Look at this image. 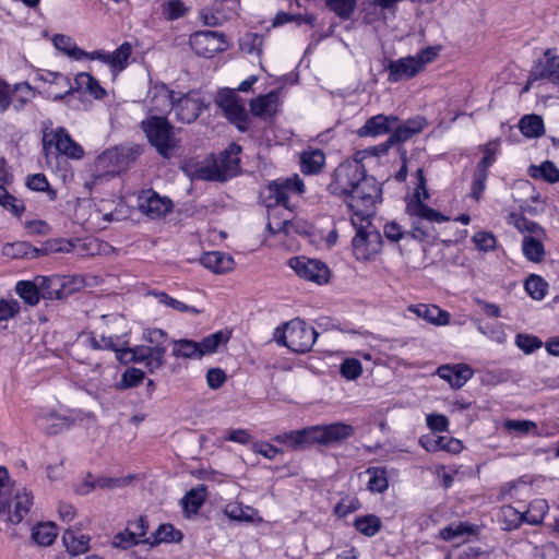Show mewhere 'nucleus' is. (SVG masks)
<instances>
[{
    "instance_id": "58",
    "label": "nucleus",
    "mask_w": 559,
    "mask_h": 559,
    "mask_svg": "<svg viewBox=\"0 0 559 559\" xmlns=\"http://www.w3.org/2000/svg\"><path fill=\"white\" fill-rule=\"evenodd\" d=\"M166 350V346H151L146 361H144L145 367L151 372H154L164 365Z\"/></svg>"
},
{
    "instance_id": "64",
    "label": "nucleus",
    "mask_w": 559,
    "mask_h": 559,
    "mask_svg": "<svg viewBox=\"0 0 559 559\" xmlns=\"http://www.w3.org/2000/svg\"><path fill=\"white\" fill-rule=\"evenodd\" d=\"M540 75L555 83L559 79V56L547 58Z\"/></svg>"
},
{
    "instance_id": "18",
    "label": "nucleus",
    "mask_w": 559,
    "mask_h": 559,
    "mask_svg": "<svg viewBox=\"0 0 559 559\" xmlns=\"http://www.w3.org/2000/svg\"><path fill=\"white\" fill-rule=\"evenodd\" d=\"M437 374L449 382L452 388L460 389L472 378L473 370L464 364H447L438 367Z\"/></svg>"
},
{
    "instance_id": "56",
    "label": "nucleus",
    "mask_w": 559,
    "mask_h": 559,
    "mask_svg": "<svg viewBox=\"0 0 559 559\" xmlns=\"http://www.w3.org/2000/svg\"><path fill=\"white\" fill-rule=\"evenodd\" d=\"M145 374L141 369L128 368L121 376V380L117 383L118 390H126L138 386L144 379Z\"/></svg>"
},
{
    "instance_id": "51",
    "label": "nucleus",
    "mask_w": 559,
    "mask_h": 559,
    "mask_svg": "<svg viewBox=\"0 0 559 559\" xmlns=\"http://www.w3.org/2000/svg\"><path fill=\"white\" fill-rule=\"evenodd\" d=\"M263 41V35L247 33L240 38L239 47L245 53L259 56L262 51Z\"/></svg>"
},
{
    "instance_id": "52",
    "label": "nucleus",
    "mask_w": 559,
    "mask_h": 559,
    "mask_svg": "<svg viewBox=\"0 0 559 559\" xmlns=\"http://www.w3.org/2000/svg\"><path fill=\"white\" fill-rule=\"evenodd\" d=\"M326 7L342 20H348L353 15L357 0H325Z\"/></svg>"
},
{
    "instance_id": "36",
    "label": "nucleus",
    "mask_w": 559,
    "mask_h": 559,
    "mask_svg": "<svg viewBox=\"0 0 559 559\" xmlns=\"http://www.w3.org/2000/svg\"><path fill=\"white\" fill-rule=\"evenodd\" d=\"M528 175L532 178H540L549 183H555L559 181V169L550 160H545L540 165L530 166Z\"/></svg>"
},
{
    "instance_id": "4",
    "label": "nucleus",
    "mask_w": 559,
    "mask_h": 559,
    "mask_svg": "<svg viewBox=\"0 0 559 559\" xmlns=\"http://www.w3.org/2000/svg\"><path fill=\"white\" fill-rule=\"evenodd\" d=\"M148 143L156 148L163 157H169L171 151L177 146L174 127L167 118L150 116L141 122Z\"/></svg>"
},
{
    "instance_id": "5",
    "label": "nucleus",
    "mask_w": 559,
    "mask_h": 559,
    "mask_svg": "<svg viewBox=\"0 0 559 559\" xmlns=\"http://www.w3.org/2000/svg\"><path fill=\"white\" fill-rule=\"evenodd\" d=\"M318 335L319 333L304 320L294 319L284 324L276 341L292 352L305 354L311 350Z\"/></svg>"
},
{
    "instance_id": "19",
    "label": "nucleus",
    "mask_w": 559,
    "mask_h": 559,
    "mask_svg": "<svg viewBox=\"0 0 559 559\" xmlns=\"http://www.w3.org/2000/svg\"><path fill=\"white\" fill-rule=\"evenodd\" d=\"M407 310L414 313L416 317L424 319L426 322L443 326L450 322V313L445 310L440 309L436 305L417 304L409 305Z\"/></svg>"
},
{
    "instance_id": "48",
    "label": "nucleus",
    "mask_w": 559,
    "mask_h": 559,
    "mask_svg": "<svg viewBox=\"0 0 559 559\" xmlns=\"http://www.w3.org/2000/svg\"><path fill=\"white\" fill-rule=\"evenodd\" d=\"M499 521L503 524V530L511 531L524 522V513L511 506H504L500 510Z\"/></svg>"
},
{
    "instance_id": "33",
    "label": "nucleus",
    "mask_w": 559,
    "mask_h": 559,
    "mask_svg": "<svg viewBox=\"0 0 559 559\" xmlns=\"http://www.w3.org/2000/svg\"><path fill=\"white\" fill-rule=\"evenodd\" d=\"M502 427L507 431H514L519 437L534 436L540 437L542 432L537 424L527 419H507L503 421Z\"/></svg>"
},
{
    "instance_id": "31",
    "label": "nucleus",
    "mask_w": 559,
    "mask_h": 559,
    "mask_svg": "<svg viewBox=\"0 0 559 559\" xmlns=\"http://www.w3.org/2000/svg\"><path fill=\"white\" fill-rule=\"evenodd\" d=\"M62 540L68 552L76 556L88 550L91 538L86 534L67 530L62 536Z\"/></svg>"
},
{
    "instance_id": "10",
    "label": "nucleus",
    "mask_w": 559,
    "mask_h": 559,
    "mask_svg": "<svg viewBox=\"0 0 559 559\" xmlns=\"http://www.w3.org/2000/svg\"><path fill=\"white\" fill-rule=\"evenodd\" d=\"M192 50L202 57L212 58L215 53L224 50V35L213 31H201L190 36Z\"/></svg>"
},
{
    "instance_id": "45",
    "label": "nucleus",
    "mask_w": 559,
    "mask_h": 559,
    "mask_svg": "<svg viewBox=\"0 0 559 559\" xmlns=\"http://www.w3.org/2000/svg\"><path fill=\"white\" fill-rule=\"evenodd\" d=\"M26 187L33 191L45 192L49 201H55L57 198V191L50 187L44 174L27 176Z\"/></svg>"
},
{
    "instance_id": "23",
    "label": "nucleus",
    "mask_w": 559,
    "mask_h": 559,
    "mask_svg": "<svg viewBox=\"0 0 559 559\" xmlns=\"http://www.w3.org/2000/svg\"><path fill=\"white\" fill-rule=\"evenodd\" d=\"M39 294L43 299L59 300L66 297L64 282L59 276H37Z\"/></svg>"
},
{
    "instance_id": "21",
    "label": "nucleus",
    "mask_w": 559,
    "mask_h": 559,
    "mask_svg": "<svg viewBox=\"0 0 559 559\" xmlns=\"http://www.w3.org/2000/svg\"><path fill=\"white\" fill-rule=\"evenodd\" d=\"M406 210L411 216H415L418 219H426L431 223H443L449 221L447 216L426 205L420 200V194L418 191L407 203Z\"/></svg>"
},
{
    "instance_id": "54",
    "label": "nucleus",
    "mask_w": 559,
    "mask_h": 559,
    "mask_svg": "<svg viewBox=\"0 0 559 559\" xmlns=\"http://www.w3.org/2000/svg\"><path fill=\"white\" fill-rule=\"evenodd\" d=\"M126 528L138 539L140 544H150L151 536L146 537L148 522L145 516H140L134 521L128 522Z\"/></svg>"
},
{
    "instance_id": "47",
    "label": "nucleus",
    "mask_w": 559,
    "mask_h": 559,
    "mask_svg": "<svg viewBox=\"0 0 559 559\" xmlns=\"http://www.w3.org/2000/svg\"><path fill=\"white\" fill-rule=\"evenodd\" d=\"M151 294L155 296L159 304L169 307L176 311L190 312L193 314H200L202 312L201 309H198L197 307L189 306L180 300H177L164 292H152Z\"/></svg>"
},
{
    "instance_id": "60",
    "label": "nucleus",
    "mask_w": 559,
    "mask_h": 559,
    "mask_svg": "<svg viewBox=\"0 0 559 559\" xmlns=\"http://www.w3.org/2000/svg\"><path fill=\"white\" fill-rule=\"evenodd\" d=\"M187 8L181 0H169L163 4V15L168 21H174L182 17Z\"/></svg>"
},
{
    "instance_id": "1",
    "label": "nucleus",
    "mask_w": 559,
    "mask_h": 559,
    "mask_svg": "<svg viewBox=\"0 0 559 559\" xmlns=\"http://www.w3.org/2000/svg\"><path fill=\"white\" fill-rule=\"evenodd\" d=\"M328 190L340 198L352 212L350 222L356 229L352 246L356 259L367 261L380 253L382 236L370 221L382 194L376 178L366 174L360 162L349 160L334 169Z\"/></svg>"
},
{
    "instance_id": "46",
    "label": "nucleus",
    "mask_w": 559,
    "mask_h": 559,
    "mask_svg": "<svg viewBox=\"0 0 559 559\" xmlns=\"http://www.w3.org/2000/svg\"><path fill=\"white\" fill-rule=\"evenodd\" d=\"M355 528L365 536H374L381 530V521L374 514L359 516L354 522Z\"/></svg>"
},
{
    "instance_id": "14",
    "label": "nucleus",
    "mask_w": 559,
    "mask_h": 559,
    "mask_svg": "<svg viewBox=\"0 0 559 559\" xmlns=\"http://www.w3.org/2000/svg\"><path fill=\"white\" fill-rule=\"evenodd\" d=\"M37 79L49 84L47 93L53 100H60L74 92L70 79L62 73L44 71Z\"/></svg>"
},
{
    "instance_id": "13",
    "label": "nucleus",
    "mask_w": 559,
    "mask_h": 559,
    "mask_svg": "<svg viewBox=\"0 0 559 559\" xmlns=\"http://www.w3.org/2000/svg\"><path fill=\"white\" fill-rule=\"evenodd\" d=\"M171 207L169 199L159 197L153 190H146L139 197V209L150 218H159L170 212Z\"/></svg>"
},
{
    "instance_id": "40",
    "label": "nucleus",
    "mask_w": 559,
    "mask_h": 559,
    "mask_svg": "<svg viewBox=\"0 0 559 559\" xmlns=\"http://www.w3.org/2000/svg\"><path fill=\"white\" fill-rule=\"evenodd\" d=\"M85 345L92 349H108L120 354L123 348L120 347V337L115 336H102L100 340L96 338L93 334H90L85 340Z\"/></svg>"
},
{
    "instance_id": "24",
    "label": "nucleus",
    "mask_w": 559,
    "mask_h": 559,
    "mask_svg": "<svg viewBox=\"0 0 559 559\" xmlns=\"http://www.w3.org/2000/svg\"><path fill=\"white\" fill-rule=\"evenodd\" d=\"M200 261L204 267L218 274L227 273L231 271L235 266L233 257L230 254L219 251L205 252L201 257Z\"/></svg>"
},
{
    "instance_id": "63",
    "label": "nucleus",
    "mask_w": 559,
    "mask_h": 559,
    "mask_svg": "<svg viewBox=\"0 0 559 559\" xmlns=\"http://www.w3.org/2000/svg\"><path fill=\"white\" fill-rule=\"evenodd\" d=\"M20 310L17 300L0 298V322L15 318Z\"/></svg>"
},
{
    "instance_id": "38",
    "label": "nucleus",
    "mask_w": 559,
    "mask_h": 559,
    "mask_svg": "<svg viewBox=\"0 0 559 559\" xmlns=\"http://www.w3.org/2000/svg\"><path fill=\"white\" fill-rule=\"evenodd\" d=\"M365 473L369 475L367 487L371 492L382 493L388 489L389 479L384 467H368Z\"/></svg>"
},
{
    "instance_id": "9",
    "label": "nucleus",
    "mask_w": 559,
    "mask_h": 559,
    "mask_svg": "<svg viewBox=\"0 0 559 559\" xmlns=\"http://www.w3.org/2000/svg\"><path fill=\"white\" fill-rule=\"evenodd\" d=\"M215 103L222 109L228 121L239 131L245 132L248 130L249 117L245 104L235 90L224 88L219 91Z\"/></svg>"
},
{
    "instance_id": "8",
    "label": "nucleus",
    "mask_w": 559,
    "mask_h": 559,
    "mask_svg": "<svg viewBox=\"0 0 559 559\" xmlns=\"http://www.w3.org/2000/svg\"><path fill=\"white\" fill-rule=\"evenodd\" d=\"M43 153L46 158L51 154H62L70 158H82L84 151L76 142L72 140L68 131L59 127L43 134Z\"/></svg>"
},
{
    "instance_id": "7",
    "label": "nucleus",
    "mask_w": 559,
    "mask_h": 559,
    "mask_svg": "<svg viewBox=\"0 0 559 559\" xmlns=\"http://www.w3.org/2000/svg\"><path fill=\"white\" fill-rule=\"evenodd\" d=\"M228 337L222 332H215L207 335L201 342L192 340L173 341V356L185 359H200L205 355L213 354L222 343L227 342Z\"/></svg>"
},
{
    "instance_id": "32",
    "label": "nucleus",
    "mask_w": 559,
    "mask_h": 559,
    "mask_svg": "<svg viewBox=\"0 0 559 559\" xmlns=\"http://www.w3.org/2000/svg\"><path fill=\"white\" fill-rule=\"evenodd\" d=\"M75 87L74 91H81L88 93L96 99H102L106 96L105 88L99 84V82L92 76L90 73L81 72L75 76Z\"/></svg>"
},
{
    "instance_id": "59",
    "label": "nucleus",
    "mask_w": 559,
    "mask_h": 559,
    "mask_svg": "<svg viewBox=\"0 0 559 559\" xmlns=\"http://www.w3.org/2000/svg\"><path fill=\"white\" fill-rule=\"evenodd\" d=\"M340 373L347 380H356L362 373L361 362L356 358H347L341 364Z\"/></svg>"
},
{
    "instance_id": "57",
    "label": "nucleus",
    "mask_w": 559,
    "mask_h": 559,
    "mask_svg": "<svg viewBox=\"0 0 559 559\" xmlns=\"http://www.w3.org/2000/svg\"><path fill=\"white\" fill-rule=\"evenodd\" d=\"M0 204L11 211L14 215L21 216V214L25 211L24 204L19 201L15 197L10 194L8 190L0 185Z\"/></svg>"
},
{
    "instance_id": "16",
    "label": "nucleus",
    "mask_w": 559,
    "mask_h": 559,
    "mask_svg": "<svg viewBox=\"0 0 559 559\" xmlns=\"http://www.w3.org/2000/svg\"><path fill=\"white\" fill-rule=\"evenodd\" d=\"M274 441L293 450H301L314 443L312 426L299 430L283 432L274 437Z\"/></svg>"
},
{
    "instance_id": "35",
    "label": "nucleus",
    "mask_w": 559,
    "mask_h": 559,
    "mask_svg": "<svg viewBox=\"0 0 559 559\" xmlns=\"http://www.w3.org/2000/svg\"><path fill=\"white\" fill-rule=\"evenodd\" d=\"M183 537L181 531L174 527V525L167 523L162 524L151 535V546L159 545L160 543H179Z\"/></svg>"
},
{
    "instance_id": "12",
    "label": "nucleus",
    "mask_w": 559,
    "mask_h": 559,
    "mask_svg": "<svg viewBox=\"0 0 559 559\" xmlns=\"http://www.w3.org/2000/svg\"><path fill=\"white\" fill-rule=\"evenodd\" d=\"M314 443L321 445H330L332 443L341 442L354 435V428L350 425L343 423H334L323 426H312Z\"/></svg>"
},
{
    "instance_id": "11",
    "label": "nucleus",
    "mask_w": 559,
    "mask_h": 559,
    "mask_svg": "<svg viewBox=\"0 0 559 559\" xmlns=\"http://www.w3.org/2000/svg\"><path fill=\"white\" fill-rule=\"evenodd\" d=\"M289 265L295 270L299 277L307 281H311L317 284H323L329 280V269L319 260L295 257L289 260Z\"/></svg>"
},
{
    "instance_id": "17",
    "label": "nucleus",
    "mask_w": 559,
    "mask_h": 559,
    "mask_svg": "<svg viewBox=\"0 0 559 559\" xmlns=\"http://www.w3.org/2000/svg\"><path fill=\"white\" fill-rule=\"evenodd\" d=\"M176 102V93L165 84H155L150 91L151 111L166 114L171 111Z\"/></svg>"
},
{
    "instance_id": "20",
    "label": "nucleus",
    "mask_w": 559,
    "mask_h": 559,
    "mask_svg": "<svg viewBox=\"0 0 559 559\" xmlns=\"http://www.w3.org/2000/svg\"><path fill=\"white\" fill-rule=\"evenodd\" d=\"M177 120L183 123L193 122L202 112V104L199 99L192 98L189 95L176 98L173 108Z\"/></svg>"
},
{
    "instance_id": "61",
    "label": "nucleus",
    "mask_w": 559,
    "mask_h": 559,
    "mask_svg": "<svg viewBox=\"0 0 559 559\" xmlns=\"http://www.w3.org/2000/svg\"><path fill=\"white\" fill-rule=\"evenodd\" d=\"M515 344L525 354H532L543 346V342L537 336L530 334H518Z\"/></svg>"
},
{
    "instance_id": "28",
    "label": "nucleus",
    "mask_w": 559,
    "mask_h": 559,
    "mask_svg": "<svg viewBox=\"0 0 559 559\" xmlns=\"http://www.w3.org/2000/svg\"><path fill=\"white\" fill-rule=\"evenodd\" d=\"M488 165H489V148H488V144H485L484 145V155L475 168L474 177H473V181H472L471 195L475 200H479L483 192L486 189Z\"/></svg>"
},
{
    "instance_id": "30",
    "label": "nucleus",
    "mask_w": 559,
    "mask_h": 559,
    "mask_svg": "<svg viewBox=\"0 0 559 559\" xmlns=\"http://www.w3.org/2000/svg\"><path fill=\"white\" fill-rule=\"evenodd\" d=\"M300 163L304 174H319L325 164V155L319 148L307 150L301 153Z\"/></svg>"
},
{
    "instance_id": "34",
    "label": "nucleus",
    "mask_w": 559,
    "mask_h": 559,
    "mask_svg": "<svg viewBox=\"0 0 559 559\" xmlns=\"http://www.w3.org/2000/svg\"><path fill=\"white\" fill-rule=\"evenodd\" d=\"M15 292L28 306H37L40 301L39 287L36 278L31 281H19L15 286Z\"/></svg>"
},
{
    "instance_id": "41",
    "label": "nucleus",
    "mask_w": 559,
    "mask_h": 559,
    "mask_svg": "<svg viewBox=\"0 0 559 559\" xmlns=\"http://www.w3.org/2000/svg\"><path fill=\"white\" fill-rule=\"evenodd\" d=\"M519 128L526 138H538L544 133V121L538 115H526L520 120Z\"/></svg>"
},
{
    "instance_id": "29",
    "label": "nucleus",
    "mask_w": 559,
    "mask_h": 559,
    "mask_svg": "<svg viewBox=\"0 0 559 559\" xmlns=\"http://www.w3.org/2000/svg\"><path fill=\"white\" fill-rule=\"evenodd\" d=\"M133 479L132 475L122 476V477H107L102 476L95 479L93 483H84L78 491L81 495H86L94 488H100V489H116V488H122L128 486Z\"/></svg>"
},
{
    "instance_id": "27",
    "label": "nucleus",
    "mask_w": 559,
    "mask_h": 559,
    "mask_svg": "<svg viewBox=\"0 0 559 559\" xmlns=\"http://www.w3.org/2000/svg\"><path fill=\"white\" fill-rule=\"evenodd\" d=\"M228 168H224L222 164L216 167L202 166L197 169V178L210 181H225L238 171V159L234 158Z\"/></svg>"
},
{
    "instance_id": "22",
    "label": "nucleus",
    "mask_w": 559,
    "mask_h": 559,
    "mask_svg": "<svg viewBox=\"0 0 559 559\" xmlns=\"http://www.w3.org/2000/svg\"><path fill=\"white\" fill-rule=\"evenodd\" d=\"M479 527L468 522H453L440 530L438 537L444 542L465 540L466 537L475 536Z\"/></svg>"
},
{
    "instance_id": "42",
    "label": "nucleus",
    "mask_w": 559,
    "mask_h": 559,
    "mask_svg": "<svg viewBox=\"0 0 559 559\" xmlns=\"http://www.w3.org/2000/svg\"><path fill=\"white\" fill-rule=\"evenodd\" d=\"M37 426L48 435H56L62 430L66 425L64 418L59 417L52 412L38 414L36 417Z\"/></svg>"
},
{
    "instance_id": "49",
    "label": "nucleus",
    "mask_w": 559,
    "mask_h": 559,
    "mask_svg": "<svg viewBox=\"0 0 559 559\" xmlns=\"http://www.w3.org/2000/svg\"><path fill=\"white\" fill-rule=\"evenodd\" d=\"M53 45L57 49L63 51L66 55L80 60L83 58L84 50L79 48L71 37L58 34L53 37Z\"/></svg>"
},
{
    "instance_id": "25",
    "label": "nucleus",
    "mask_w": 559,
    "mask_h": 559,
    "mask_svg": "<svg viewBox=\"0 0 559 559\" xmlns=\"http://www.w3.org/2000/svg\"><path fill=\"white\" fill-rule=\"evenodd\" d=\"M277 104L278 95L276 92L272 91L252 99L250 103V110L253 116L266 119L275 115Z\"/></svg>"
},
{
    "instance_id": "37",
    "label": "nucleus",
    "mask_w": 559,
    "mask_h": 559,
    "mask_svg": "<svg viewBox=\"0 0 559 559\" xmlns=\"http://www.w3.org/2000/svg\"><path fill=\"white\" fill-rule=\"evenodd\" d=\"M3 254L12 259H34L38 257L37 247H33L26 241H17L14 243H7L3 247Z\"/></svg>"
},
{
    "instance_id": "3",
    "label": "nucleus",
    "mask_w": 559,
    "mask_h": 559,
    "mask_svg": "<svg viewBox=\"0 0 559 559\" xmlns=\"http://www.w3.org/2000/svg\"><path fill=\"white\" fill-rule=\"evenodd\" d=\"M439 53V48L427 47L415 56L392 60L385 67L388 81L392 83L411 80L420 73L425 67L432 62Z\"/></svg>"
},
{
    "instance_id": "43",
    "label": "nucleus",
    "mask_w": 559,
    "mask_h": 559,
    "mask_svg": "<svg viewBox=\"0 0 559 559\" xmlns=\"http://www.w3.org/2000/svg\"><path fill=\"white\" fill-rule=\"evenodd\" d=\"M57 535V527L52 523H39L32 531V538L39 546L51 545Z\"/></svg>"
},
{
    "instance_id": "15",
    "label": "nucleus",
    "mask_w": 559,
    "mask_h": 559,
    "mask_svg": "<svg viewBox=\"0 0 559 559\" xmlns=\"http://www.w3.org/2000/svg\"><path fill=\"white\" fill-rule=\"evenodd\" d=\"M399 122L396 116L376 115L367 119L365 124L358 129L359 136H379L392 132Z\"/></svg>"
},
{
    "instance_id": "62",
    "label": "nucleus",
    "mask_w": 559,
    "mask_h": 559,
    "mask_svg": "<svg viewBox=\"0 0 559 559\" xmlns=\"http://www.w3.org/2000/svg\"><path fill=\"white\" fill-rule=\"evenodd\" d=\"M360 508V502L355 497H345L341 499L334 507V514L338 518H345L346 515L357 511Z\"/></svg>"
},
{
    "instance_id": "2",
    "label": "nucleus",
    "mask_w": 559,
    "mask_h": 559,
    "mask_svg": "<svg viewBox=\"0 0 559 559\" xmlns=\"http://www.w3.org/2000/svg\"><path fill=\"white\" fill-rule=\"evenodd\" d=\"M511 224L522 234V252L526 260L539 263L545 259L547 233L539 224L528 218L512 214Z\"/></svg>"
},
{
    "instance_id": "26",
    "label": "nucleus",
    "mask_w": 559,
    "mask_h": 559,
    "mask_svg": "<svg viewBox=\"0 0 559 559\" xmlns=\"http://www.w3.org/2000/svg\"><path fill=\"white\" fill-rule=\"evenodd\" d=\"M426 124V120L421 117L408 119L402 124L396 123L390 135V142L403 143L409 140L413 135L419 133Z\"/></svg>"
},
{
    "instance_id": "39",
    "label": "nucleus",
    "mask_w": 559,
    "mask_h": 559,
    "mask_svg": "<svg viewBox=\"0 0 559 559\" xmlns=\"http://www.w3.org/2000/svg\"><path fill=\"white\" fill-rule=\"evenodd\" d=\"M549 510L545 499L533 500L524 513V522L531 525H539Z\"/></svg>"
},
{
    "instance_id": "53",
    "label": "nucleus",
    "mask_w": 559,
    "mask_h": 559,
    "mask_svg": "<svg viewBox=\"0 0 559 559\" xmlns=\"http://www.w3.org/2000/svg\"><path fill=\"white\" fill-rule=\"evenodd\" d=\"M74 249L72 240L68 239H51L46 241L38 250V257L48 255L57 252H71Z\"/></svg>"
},
{
    "instance_id": "55",
    "label": "nucleus",
    "mask_w": 559,
    "mask_h": 559,
    "mask_svg": "<svg viewBox=\"0 0 559 559\" xmlns=\"http://www.w3.org/2000/svg\"><path fill=\"white\" fill-rule=\"evenodd\" d=\"M547 287V283L538 275H531L525 282L526 293L535 300L545 297Z\"/></svg>"
},
{
    "instance_id": "50",
    "label": "nucleus",
    "mask_w": 559,
    "mask_h": 559,
    "mask_svg": "<svg viewBox=\"0 0 559 559\" xmlns=\"http://www.w3.org/2000/svg\"><path fill=\"white\" fill-rule=\"evenodd\" d=\"M205 490L204 485L189 490L182 500L185 510L197 513L205 500Z\"/></svg>"
},
{
    "instance_id": "44",
    "label": "nucleus",
    "mask_w": 559,
    "mask_h": 559,
    "mask_svg": "<svg viewBox=\"0 0 559 559\" xmlns=\"http://www.w3.org/2000/svg\"><path fill=\"white\" fill-rule=\"evenodd\" d=\"M131 53V44L128 41L122 43L114 52H110V69L112 71H122L123 69H126Z\"/></svg>"
},
{
    "instance_id": "6",
    "label": "nucleus",
    "mask_w": 559,
    "mask_h": 559,
    "mask_svg": "<svg viewBox=\"0 0 559 559\" xmlns=\"http://www.w3.org/2000/svg\"><path fill=\"white\" fill-rule=\"evenodd\" d=\"M305 192V183L298 175L272 181L267 187L266 206H284L293 210Z\"/></svg>"
}]
</instances>
